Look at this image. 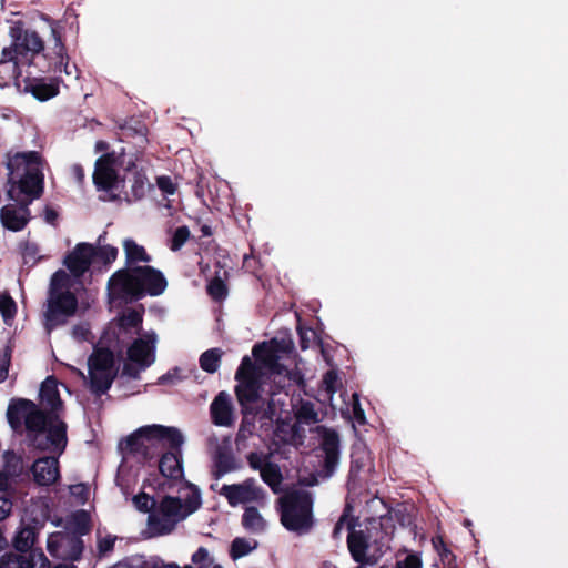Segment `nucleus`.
I'll list each match as a JSON object with an SVG mask.
<instances>
[{"instance_id": "f257e3e1", "label": "nucleus", "mask_w": 568, "mask_h": 568, "mask_svg": "<svg viewBox=\"0 0 568 568\" xmlns=\"http://www.w3.org/2000/svg\"><path fill=\"white\" fill-rule=\"evenodd\" d=\"M11 428L21 430L24 425L32 445L55 456L38 458L31 466L33 480L39 486H51L60 479L59 456L68 443L67 424L55 417H47L38 406L24 398L12 399L7 409Z\"/></svg>"}, {"instance_id": "f03ea898", "label": "nucleus", "mask_w": 568, "mask_h": 568, "mask_svg": "<svg viewBox=\"0 0 568 568\" xmlns=\"http://www.w3.org/2000/svg\"><path fill=\"white\" fill-rule=\"evenodd\" d=\"M166 286L163 273L148 265L121 268L108 282L110 297L124 302L161 295Z\"/></svg>"}, {"instance_id": "7ed1b4c3", "label": "nucleus", "mask_w": 568, "mask_h": 568, "mask_svg": "<svg viewBox=\"0 0 568 568\" xmlns=\"http://www.w3.org/2000/svg\"><path fill=\"white\" fill-rule=\"evenodd\" d=\"M8 182L11 187L8 190V196L11 200L19 201L16 192L39 197L43 190V174L41 172L40 155L38 152H22L8 156L7 161Z\"/></svg>"}, {"instance_id": "20e7f679", "label": "nucleus", "mask_w": 568, "mask_h": 568, "mask_svg": "<svg viewBox=\"0 0 568 568\" xmlns=\"http://www.w3.org/2000/svg\"><path fill=\"white\" fill-rule=\"evenodd\" d=\"M184 437L175 427L149 425L139 428L129 436L121 447L125 455H133L140 460L156 457L165 446H182Z\"/></svg>"}, {"instance_id": "39448f33", "label": "nucleus", "mask_w": 568, "mask_h": 568, "mask_svg": "<svg viewBox=\"0 0 568 568\" xmlns=\"http://www.w3.org/2000/svg\"><path fill=\"white\" fill-rule=\"evenodd\" d=\"M201 505L196 490H187L185 496H165L148 517V530L151 536L172 532L176 525L194 513Z\"/></svg>"}, {"instance_id": "423d86ee", "label": "nucleus", "mask_w": 568, "mask_h": 568, "mask_svg": "<svg viewBox=\"0 0 568 568\" xmlns=\"http://www.w3.org/2000/svg\"><path fill=\"white\" fill-rule=\"evenodd\" d=\"M70 276L62 270L57 271L51 277L44 312V327L48 333L64 325L77 312L78 300L70 291Z\"/></svg>"}, {"instance_id": "0eeeda50", "label": "nucleus", "mask_w": 568, "mask_h": 568, "mask_svg": "<svg viewBox=\"0 0 568 568\" xmlns=\"http://www.w3.org/2000/svg\"><path fill=\"white\" fill-rule=\"evenodd\" d=\"M281 524L297 535L308 534L314 524L313 496L303 489H294L284 494L280 499Z\"/></svg>"}, {"instance_id": "6e6552de", "label": "nucleus", "mask_w": 568, "mask_h": 568, "mask_svg": "<svg viewBox=\"0 0 568 568\" xmlns=\"http://www.w3.org/2000/svg\"><path fill=\"white\" fill-rule=\"evenodd\" d=\"M156 342L158 336L153 332L134 339L126 351L128 362L123 364L122 375L138 379L140 373L155 362Z\"/></svg>"}, {"instance_id": "1a4fd4ad", "label": "nucleus", "mask_w": 568, "mask_h": 568, "mask_svg": "<svg viewBox=\"0 0 568 568\" xmlns=\"http://www.w3.org/2000/svg\"><path fill=\"white\" fill-rule=\"evenodd\" d=\"M89 385L92 393L102 395L115 378L114 356L109 349H98L88 359Z\"/></svg>"}, {"instance_id": "9d476101", "label": "nucleus", "mask_w": 568, "mask_h": 568, "mask_svg": "<svg viewBox=\"0 0 568 568\" xmlns=\"http://www.w3.org/2000/svg\"><path fill=\"white\" fill-rule=\"evenodd\" d=\"M318 435L317 458L321 463L318 476L323 479L329 478L336 470L341 456V440L336 430L325 426H317Z\"/></svg>"}, {"instance_id": "9b49d317", "label": "nucleus", "mask_w": 568, "mask_h": 568, "mask_svg": "<svg viewBox=\"0 0 568 568\" xmlns=\"http://www.w3.org/2000/svg\"><path fill=\"white\" fill-rule=\"evenodd\" d=\"M217 493L227 500L231 507L245 504H263L266 496L265 490L254 478H247L237 484H225Z\"/></svg>"}, {"instance_id": "f8f14e48", "label": "nucleus", "mask_w": 568, "mask_h": 568, "mask_svg": "<svg viewBox=\"0 0 568 568\" xmlns=\"http://www.w3.org/2000/svg\"><path fill=\"white\" fill-rule=\"evenodd\" d=\"M47 549L52 557L73 562L81 559L84 544L77 534L57 531L48 537Z\"/></svg>"}, {"instance_id": "ddd939ff", "label": "nucleus", "mask_w": 568, "mask_h": 568, "mask_svg": "<svg viewBox=\"0 0 568 568\" xmlns=\"http://www.w3.org/2000/svg\"><path fill=\"white\" fill-rule=\"evenodd\" d=\"M207 445L212 450V475L220 479L224 475L235 471L240 465L232 453L230 437H224L221 442L215 435L207 438Z\"/></svg>"}, {"instance_id": "4468645a", "label": "nucleus", "mask_w": 568, "mask_h": 568, "mask_svg": "<svg viewBox=\"0 0 568 568\" xmlns=\"http://www.w3.org/2000/svg\"><path fill=\"white\" fill-rule=\"evenodd\" d=\"M292 348L291 342L286 339H272L270 343L257 344L253 347V355L272 373L283 374L286 372L280 363L281 354L288 353Z\"/></svg>"}, {"instance_id": "2eb2a0df", "label": "nucleus", "mask_w": 568, "mask_h": 568, "mask_svg": "<svg viewBox=\"0 0 568 568\" xmlns=\"http://www.w3.org/2000/svg\"><path fill=\"white\" fill-rule=\"evenodd\" d=\"M11 37L13 42L11 44L12 54L17 55L22 62L27 55L39 53L43 50V41L40 36L33 30H22L21 28H11Z\"/></svg>"}, {"instance_id": "dca6fc26", "label": "nucleus", "mask_w": 568, "mask_h": 568, "mask_svg": "<svg viewBox=\"0 0 568 568\" xmlns=\"http://www.w3.org/2000/svg\"><path fill=\"white\" fill-rule=\"evenodd\" d=\"M116 159L112 153L100 156L95 162L93 183L98 190L113 191L120 183L115 169Z\"/></svg>"}, {"instance_id": "f3484780", "label": "nucleus", "mask_w": 568, "mask_h": 568, "mask_svg": "<svg viewBox=\"0 0 568 568\" xmlns=\"http://www.w3.org/2000/svg\"><path fill=\"white\" fill-rule=\"evenodd\" d=\"M0 568H50V561L42 550L8 552L0 558Z\"/></svg>"}, {"instance_id": "a211bd4d", "label": "nucleus", "mask_w": 568, "mask_h": 568, "mask_svg": "<svg viewBox=\"0 0 568 568\" xmlns=\"http://www.w3.org/2000/svg\"><path fill=\"white\" fill-rule=\"evenodd\" d=\"M93 256H95V248L93 245L79 243L65 257L64 264L74 276L79 277L89 270Z\"/></svg>"}, {"instance_id": "6ab92c4d", "label": "nucleus", "mask_w": 568, "mask_h": 568, "mask_svg": "<svg viewBox=\"0 0 568 568\" xmlns=\"http://www.w3.org/2000/svg\"><path fill=\"white\" fill-rule=\"evenodd\" d=\"M32 201V197L28 202L17 204H7L1 209L0 219L3 226L10 231H21L30 219L28 204Z\"/></svg>"}, {"instance_id": "aec40b11", "label": "nucleus", "mask_w": 568, "mask_h": 568, "mask_svg": "<svg viewBox=\"0 0 568 568\" xmlns=\"http://www.w3.org/2000/svg\"><path fill=\"white\" fill-rule=\"evenodd\" d=\"M212 420L217 426L230 427L234 423L231 396L220 392L210 406Z\"/></svg>"}, {"instance_id": "412c9836", "label": "nucleus", "mask_w": 568, "mask_h": 568, "mask_svg": "<svg viewBox=\"0 0 568 568\" xmlns=\"http://www.w3.org/2000/svg\"><path fill=\"white\" fill-rule=\"evenodd\" d=\"M169 452L162 455L159 460L161 474L170 479L176 480L183 477L182 446H168Z\"/></svg>"}, {"instance_id": "4be33fe9", "label": "nucleus", "mask_w": 568, "mask_h": 568, "mask_svg": "<svg viewBox=\"0 0 568 568\" xmlns=\"http://www.w3.org/2000/svg\"><path fill=\"white\" fill-rule=\"evenodd\" d=\"M22 63L17 55L12 54L11 48L2 50L0 59V87L8 85L11 81H16L17 88L20 90L23 82L19 80L18 65Z\"/></svg>"}, {"instance_id": "5701e85b", "label": "nucleus", "mask_w": 568, "mask_h": 568, "mask_svg": "<svg viewBox=\"0 0 568 568\" xmlns=\"http://www.w3.org/2000/svg\"><path fill=\"white\" fill-rule=\"evenodd\" d=\"M347 547L356 562L362 565H374L376 562L373 556L366 554L368 542L364 531L352 529L347 536Z\"/></svg>"}, {"instance_id": "b1692460", "label": "nucleus", "mask_w": 568, "mask_h": 568, "mask_svg": "<svg viewBox=\"0 0 568 568\" xmlns=\"http://www.w3.org/2000/svg\"><path fill=\"white\" fill-rule=\"evenodd\" d=\"M239 384L235 393L243 409H257L258 407V382L257 378L236 379Z\"/></svg>"}, {"instance_id": "393cba45", "label": "nucleus", "mask_w": 568, "mask_h": 568, "mask_svg": "<svg viewBox=\"0 0 568 568\" xmlns=\"http://www.w3.org/2000/svg\"><path fill=\"white\" fill-rule=\"evenodd\" d=\"M21 91L31 93L39 101H47L59 93V88L53 82L42 79H23Z\"/></svg>"}, {"instance_id": "a878e982", "label": "nucleus", "mask_w": 568, "mask_h": 568, "mask_svg": "<svg viewBox=\"0 0 568 568\" xmlns=\"http://www.w3.org/2000/svg\"><path fill=\"white\" fill-rule=\"evenodd\" d=\"M40 397L41 403L51 409L52 414L47 415V417H55L60 419L55 412L61 407L62 400L60 398L59 392H58V384L57 381L53 377H48L41 385L40 388Z\"/></svg>"}, {"instance_id": "bb28decb", "label": "nucleus", "mask_w": 568, "mask_h": 568, "mask_svg": "<svg viewBox=\"0 0 568 568\" xmlns=\"http://www.w3.org/2000/svg\"><path fill=\"white\" fill-rule=\"evenodd\" d=\"M123 250L126 267H134L139 262L148 263L151 261V256L146 253L145 248L132 239L123 241Z\"/></svg>"}, {"instance_id": "cd10ccee", "label": "nucleus", "mask_w": 568, "mask_h": 568, "mask_svg": "<svg viewBox=\"0 0 568 568\" xmlns=\"http://www.w3.org/2000/svg\"><path fill=\"white\" fill-rule=\"evenodd\" d=\"M258 412L255 409H243V418L240 424L235 443L237 448L240 449L242 446H245V442L254 434L255 430V418L254 415Z\"/></svg>"}, {"instance_id": "c85d7f7f", "label": "nucleus", "mask_w": 568, "mask_h": 568, "mask_svg": "<svg viewBox=\"0 0 568 568\" xmlns=\"http://www.w3.org/2000/svg\"><path fill=\"white\" fill-rule=\"evenodd\" d=\"M37 529L32 526H22L14 539H13V546L18 551L27 552L31 547L34 545L37 539Z\"/></svg>"}, {"instance_id": "c756f323", "label": "nucleus", "mask_w": 568, "mask_h": 568, "mask_svg": "<svg viewBox=\"0 0 568 568\" xmlns=\"http://www.w3.org/2000/svg\"><path fill=\"white\" fill-rule=\"evenodd\" d=\"M242 524L245 529L255 534L262 532L266 528L265 519L255 507L245 508L242 516Z\"/></svg>"}, {"instance_id": "7c9ffc66", "label": "nucleus", "mask_w": 568, "mask_h": 568, "mask_svg": "<svg viewBox=\"0 0 568 568\" xmlns=\"http://www.w3.org/2000/svg\"><path fill=\"white\" fill-rule=\"evenodd\" d=\"M3 459V471L10 477H19L23 470V459L20 455L13 450H6L2 454Z\"/></svg>"}, {"instance_id": "2f4dec72", "label": "nucleus", "mask_w": 568, "mask_h": 568, "mask_svg": "<svg viewBox=\"0 0 568 568\" xmlns=\"http://www.w3.org/2000/svg\"><path fill=\"white\" fill-rule=\"evenodd\" d=\"M260 474L263 481L276 493L283 480L280 467L276 464L268 462L264 464Z\"/></svg>"}, {"instance_id": "473e14b6", "label": "nucleus", "mask_w": 568, "mask_h": 568, "mask_svg": "<svg viewBox=\"0 0 568 568\" xmlns=\"http://www.w3.org/2000/svg\"><path fill=\"white\" fill-rule=\"evenodd\" d=\"M222 355H223V351L220 348H211V349L205 351L200 356L201 368L204 372L210 373V374L215 373L220 367Z\"/></svg>"}, {"instance_id": "72a5a7b5", "label": "nucleus", "mask_w": 568, "mask_h": 568, "mask_svg": "<svg viewBox=\"0 0 568 568\" xmlns=\"http://www.w3.org/2000/svg\"><path fill=\"white\" fill-rule=\"evenodd\" d=\"M296 418L303 424H316L318 422V413L315 405L311 402H302L296 410Z\"/></svg>"}, {"instance_id": "f704fd0d", "label": "nucleus", "mask_w": 568, "mask_h": 568, "mask_svg": "<svg viewBox=\"0 0 568 568\" xmlns=\"http://www.w3.org/2000/svg\"><path fill=\"white\" fill-rule=\"evenodd\" d=\"M257 546L256 541H250L245 538H235L231 545V556L233 559H239L248 555Z\"/></svg>"}, {"instance_id": "c9c22d12", "label": "nucleus", "mask_w": 568, "mask_h": 568, "mask_svg": "<svg viewBox=\"0 0 568 568\" xmlns=\"http://www.w3.org/2000/svg\"><path fill=\"white\" fill-rule=\"evenodd\" d=\"M52 36L54 38V48H53V52H54V59H55V63L57 65H59V68L61 69L63 67V70L67 74H71V68H69V63L65 62L64 63V47L61 42V38L59 37L57 30L54 28H52Z\"/></svg>"}, {"instance_id": "e433bc0d", "label": "nucleus", "mask_w": 568, "mask_h": 568, "mask_svg": "<svg viewBox=\"0 0 568 568\" xmlns=\"http://www.w3.org/2000/svg\"><path fill=\"white\" fill-rule=\"evenodd\" d=\"M434 547L437 549L440 560L443 565L447 568H457L456 557L452 554V551L446 547L444 541L440 538L433 540Z\"/></svg>"}, {"instance_id": "4c0bfd02", "label": "nucleus", "mask_w": 568, "mask_h": 568, "mask_svg": "<svg viewBox=\"0 0 568 568\" xmlns=\"http://www.w3.org/2000/svg\"><path fill=\"white\" fill-rule=\"evenodd\" d=\"M141 323L142 314L138 310H129L120 317V325L125 329L140 328Z\"/></svg>"}, {"instance_id": "58836bf2", "label": "nucleus", "mask_w": 568, "mask_h": 568, "mask_svg": "<svg viewBox=\"0 0 568 568\" xmlns=\"http://www.w3.org/2000/svg\"><path fill=\"white\" fill-rule=\"evenodd\" d=\"M213 564L212 558L210 557L209 551L201 547L199 548L192 556V564L187 567L193 568H210Z\"/></svg>"}, {"instance_id": "ea45409f", "label": "nucleus", "mask_w": 568, "mask_h": 568, "mask_svg": "<svg viewBox=\"0 0 568 568\" xmlns=\"http://www.w3.org/2000/svg\"><path fill=\"white\" fill-rule=\"evenodd\" d=\"M256 378L253 362L248 356L243 357L236 373L235 379Z\"/></svg>"}, {"instance_id": "a19ab883", "label": "nucleus", "mask_w": 568, "mask_h": 568, "mask_svg": "<svg viewBox=\"0 0 568 568\" xmlns=\"http://www.w3.org/2000/svg\"><path fill=\"white\" fill-rule=\"evenodd\" d=\"M190 237V230L186 226H180L175 230L172 241L171 250L179 251Z\"/></svg>"}, {"instance_id": "79ce46f5", "label": "nucleus", "mask_w": 568, "mask_h": 568, "mask_svg": "<svg viewBox=\"0 0 568 568\" xmlns=\"http://www.w3.org/2000/svg\"><path fill=\"white\" fill-rule=\"evenodd\" d=\"M135 508L142 513H148L154 507V499L145 493H140L132 498Z\"/></svg>"}, {"instance_id": "37998d69", "label": "nucleus", "mask_w": 568, "mask_h": 568, "mask_svg": "<svg viewBox=\"0 0 568 568\" xmlns=\"http://www.w3.org/2000/svg\"><path fill=\"white\" fill-rule=\"evenodd\" d=\"M39 253L40 250L36 243L27 242L22 246V257L26 264H36V262L40 258Z\"/></svg>"}, {"instance_id": "c03bdc74", "label": "nucleus", "mask_w": 568, "mask_h": 568, "mask_svg": "<svg viewBox=\"0 0 568 568\" xmlns=\"http://www.w3.org/2000/svg\"><path fill=\"white\" fill-rule=\"evenodd\" d=\"M0 313L6 321L12 318L16 313L14 301L6 294H0Z\"/></svg>"}, {"instance_id": "a18cd8bd", "label": "nucleus", "mask_w": 568, "mask_h": 568, "mask_svg": "<svg viewBox=\"0 0 568 568\" xmlns=\"http://www.w3.org/2000/svg\"><path fill=\"white\" fill-rule=\"evenodd\" d=\"M12 349L10 346H6L3 353L0 355V383H3L8 378L9 367L11 363Z\"/></svg>"}, {"instance_id": "49530a36", "label": "nucleus", "mask_w": 568, "mask_h": 568, "mask_svg": "<svg viewBox=\"0 0 568 568\" xmlns=\"http://www.w3.org/2000/svg\"><path fill=\"white\" fill-rule=\"evenodd\" d=\"M95 255H98L105 263H111L118 257V248L111 245H102L99 251H95Z\"/></svg>"}, {"instance_id": "de8ad7c7", "label": "nucleus", "mask_w": 568, "mask_h": 568, "mask_svg": "<svg viewBox=\"0 0 568 568\" xmlns=\"http://www.w3.org/2000/svg\"><path fill=\"white\" fill-rule=\"evenodd\" d=\"M209 294L215 300L223 298L226 294L225 285L220 278L213 280L207 286Z\"/></svg>"}, {"instance_id": "09e8293b", "label": "nucleus", "mask_w": 568, "mask_h": 568, "mask_svg": "<svg viewBox=\"0 0 568 568\" xmlns=\"http://www.w3.org/2000/svg\"><path fill=\"white\" fill-rule=\"evenodd\" d=\"M158 187L165 194L172 195L176 191V185L170 176L162 175L156 179Z\"/></svg>"}, {"instance_id": "8fccbe9b", "label": "nucleus", "mask_w": 568, "mask_h": 568, "mask_svg": "<svg viewBox=\"0 0 568 568\" xmlns=\"http://www.w3.org/2000/svg\"><path fill=\"white\" fill-rule=\"evenodd\" d=\"M247 462L251 468L260 471L263 468L264 464L266 463L262 454L254 452L248 454Z\"/></svg>"}, {"instance_id": "3c124183", "label": "nucleus", "mask_w": 568, "mask_h": 568, "mask_svg": "<svg viewBox=\"0 0 568 568\" xmlns=\"http://www.w3.org/2000/svg\"><path fill=\"white\" fill-rule=\"evenodd\" d=\"M344 527H347V529L349 531L352 530L351 520L346 514H343L339 517L338 521L336 523L334 530H333V537L336 539L339 538V535H341L342 530L344 529Z\"/></svg>"}, {"instance_id": "603ef678", "label": "nucleus", "mask_w": 568, "mask_h": 568, "mask_svg": "<svg viewBox=\"0 0 568 568\" xmlns=\"http://www.w3.org/2000/svg\"><path fill=\"white\" fill-rule=\"evenodd\" d=\"M395 568H420V560L414 556H407L403 561H398Z\"/></svg>"}, {"instance_id": "864d4df0", "label": "nucleus", "mask_w": 568, "mask_h": 568, "mask_svg": "<svg viewBox=\"0 0 568 568\" xmlns=\"http://www.w3.org/2000/svg\"><path fill=\"white\" fill-rule=\"evenodd\" d=\"M12 510V503L7 497H0V521L4 520Z\"/></svg>"}, {"instance_id": "5fc2aeb1", "label": "nucleus", "mask_w": 568, "mask_h": 568, "mask_svg": "<svg viewBox=\"0 0 568 568\" xmlns=\"http://www.w3.org/2000/svg\"><path fill=\"white\" fill-rule=\"evenodd\" d=\"M276 416V407L273 399L267 402V406L262 408L261 418L272 420Z\"/></svg>"}, {"instance_id": "6e6d98bb", "label": "nucleus", "mask_w": 568, "mask_h": 568, "mask_svg": "<svg viewBox=\"0 0 568 568\" xmlns=\"http://www.w3.org/2000/svg\"><path fill=\"white\" fill-rule=\"evenodd\" d=\"M72 337L78 341H83L89 334V329L84 325H75L71 331Z\"/></svg>"}, {"instance_id": "4d7b16f0", "label": "nucleus", "mask_w": 568, "mask_h": 568, "mask_svg": "<svg viewBox=\"0 0 568 568\" xmlns=\"http://www.w3.org/2000/svg\"><path fill=\"white\" fill-rule=\"evenodd\" d=\"M114 547V539L112 538H103L100 539L98 542V549L101 555H104L105 552H109Z\"/></svg>"}, {"instance_id": "13d9d810", "label": "nucleus", "mask_w": 568, "mask_h": 568, "mask_svg": "<svg viewBox=\"0 0 568 568\" xmlns=\"http://www.w3.org/2000/svg\"><path fill=\"white\" fill-rule=\"evenodd\" d=\"M337 376L334 372H327L324 376V383L326 385V389L328 392H335L334 383L336 382Z\"/></svg>"}, {"instance_id": "bf43d9fd", "label": "nucleus", "mask_w": 568, "mask_h": 568, "mask_svg": "<svg viewBox=\"0 0 568 568\" xmlns=\"http://www.w3.org/2000/svg\"><path fill=\"white\" fill-rule=\"evenodd\" d=\"M71 173L78 183H82L84 180V170L80 164H73L71 166Z\"/></svg>"}, {"instance_id": "052dcab7", "label": "nucleus", "mask_w": 568, "mask_h": 568, "mask_svg": "<svg viewBox=\"0 0 568 568\" xmlns=\"http://www.w3.org/2000/svg\"><path fill=\"white\" fill-rule=\"evenodd\" d=\"M9 485V476L3 470H0V491H6Z\"/></svg>"}, {"instance_id": "680f3d73", "label": "nucleus", "mask_w": 568, "mask_h": 568, "mask_svg": "<svg viewBox=\"0 0 568 568\" xmlns=\"http://www.w3.org/2000/svg\"><path fill=\"white\" fill-rule=\"evenodd\" d=\"M57 217H58V214H57V212L54 210L49 209V207L45 209V221L48 223L53 224L54 221L57 220Z\"/></svg>"}, {"instance_id": "e2e57ef3", "label": "nucleus", "mask_w": 568, "mask_h": 568, "mask_svg": "<svg viewBox=\"0 0 568 568\" xmlns=\"http://www.w3.org/2000/svg\"><path fill=\"white\" fill-rule=\"evenodd\" d=\"M173 379H174V376L171 375V374H164L162 375L159 381H158V384H161V385H164V384H168V383H173Z\"/></svg>"}, {"instance_id": "0e129e2a", "label": "nucleus", "mask_w": 568, "mask_h": 568, "mask_svg": "<svg viewBox=\"0 0 568 568\" xmlns=\"http://www.w3.org/2000/svg\"><path fill=\"white\" fill-rule=\"evenodd\" d=\"M354 414L359 423L364 420V412L358 407L357 403L354 404Z\"/></svg>"}, {"instance_id": "69168bd1", "label": "nucleus", "mask_w": 568, "mask_h": 568, "mask_svg": "<svg viewBox=\"0 0 568 568\" xmlns=\"http://www.w3.org/2000/svg\"><path fill=\"white\" fill-rule=\"evenodd\" d=\"M70 369L72 371V373H74L77 376H79L85 383H89V376L87 377L82 371H80L73 366H70Z\"/></svg>"}, {"instance_id": "338daca9", "label": "nucleus", "mask_w": 568, "mask_h": 568, "mask_svg": "<svg viewBox=\"0 0 568 568\" xmlns=\"http://www.w3.org/2000/svg\"><path fill=\"white\" fill-rule=\"evenodd\" d=\"M70 369L72 371V373H74L77 376H79L85 383H89V376L87 377L82 371H80L73 366H70Z\"/></svg>"}, {"instance_id": "774afa93", "label": "nucleus", "mask_w": 568, "mask_h": 568, "mask_svg": "<svg viewBox=\"0 0 568 568\" xmlns=\"http://www.w3.org/2000/svg\"><path fill=\"white\" fill-rule=\"evenodd\" d=\"M154 568H180V567L175 564H168V565L161 564L160 565L159 562H155ZM185 568H193V567H185Z\"/></svg>"}]
</instances>
